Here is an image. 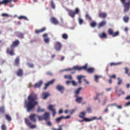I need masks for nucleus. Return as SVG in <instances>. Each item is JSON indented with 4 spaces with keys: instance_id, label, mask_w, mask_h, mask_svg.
<instances>
[{
    "instance_id": "obj_1",
    "label": "nucleus",
    "mask_w": 130,
    "mask_h": 130,
    "mask_svg": "<svg viewBox=\"0 0 130 130\" xmlns=\"http://www.w3.org/2000/svg\"><path fill=\"white\" fill-rule=\"evenodd\" d=\"M28 101H25L24 104L25 107L26 108L27 111L29 112L32 111L35 106L38 104L36 101L38 99L37 95L34 92L31 93L28 97Z\"/></svg>"
},
{
    "instance_id": "obj_2",
    "label": "nucleus",
    "mask_w": 130,
    "mask_h": 130,
    "mask_svg": "<svg viewBox=\"0 0 130 130\" xmlns=\"http://www.w3.org/2000/svg\"><path fill=\"white\" fill-rule=\"evenodd\" d=\"M122 3L123 4V11L125 13L129 11L130 8V0H120Z\"/></svg>"
},
{
    "instance_id": "obj_3",
    "label": "nucleus",
    "mask_w": 130,
    "mask_h": 130,
    "mask_svg": "<svg viewBox=\"0 0 130 130\" xmlns=\"http://www.w3.org/2000/svg\"><path fill=\"white\" fill-rule=\"evenodd\" d=\"M38 120L41 121L44 120L47 121L50 120V113L48 112H45L42 116H39L38 117Z\"/></svg>"
},
{
    "instance_id": "obj_4",
    "label": "nucleus",
    "mask_w": 130,
    "mask_h": 130,
    "mask_svg": "<svg viewBox=\"0 0 130 130\" xmlns=\"http://www.w3.org/2000/svg\"><path fill=\"white\" fill-rule=\"evenodd\" d=\"M7 54L12 56L15 55L14 48L10 46V47L7 48L6 51Z\"/></svg>"
},
{
    "instance_id": "obj_5",
    "label": "nucleus",
    "mask_w": 130,
    "mask_h": 130,
    "mask_svg": "<svg viewBox=\"0 0 130 130\" xmlns=\"http://www.w3.org/2000/svg\"><path fill=\"white\" fill-rule=\"evenodd\" d=\"M108 33L109 35L112 36L113 37H115L118 36L119 34V32L118 31L114 32L113 30L110 29L108 30Z\"/></svg>"
},
{
    "instance_id": "obj_6",
    "label": "nucleus",
    "mask_w": 130,
    "mask_h": 130,
    "mask_svg": "<svg viewBox=\"0 0 130 130\" xmlns=\"http://www.w3.org/2000/svg\"><path fill=\"white\" fill-rule=\"evenodd\" d=\"M39 116L37 114H33L30 115L29 117L31 121L35 122L36 121V118H38V117Z\"/></svg>"
},
{
    "instance_id": "obj_7",
    "label": "nucleus",
    "mask_w": 130,
    "mask_h": 130,
    "mask_svg": "<svg viewBox=\"0 0 130 130\" xmlns=\"http://www.w3.org/2000/svg\"><path fill=\"white\" fill-rule=\"evenodd\" d=\"M62 45L59 42H56L55 44V48L57 51H59L62 47Z\"/></svg>"
},
{
    "instance_id": "obj_8",
    "label": "nucleus",
    "mask_w": 130,
    "mask_h": 130,
    "mask_svg": "<svg viewBox=\"0 0 130 130\" xmlns=\"http://www.w3.org/2000/svg\"><path fill=\"white\" fill-rule=\"evenodd\" d=\"M70 116H68L66 117H64L63 116H61L59 117L56 118L55 119L57 123H59L63 119H67L70 118Z\"/></svg>"
},
{
    "instance_id": "obj_9",
    "label": "nucleus",
    "mask_w": 130,
    "mask_h": 130,
    "mask_svg": "<svg viewBox=\"0 0 130 130\" xmlns=\"http://www.w3.org/2000/svg\"><path fill=\"white\" fill-rule=\"evenodd\" d=\"M54 106V105H50L48 107V109L52 112L53 117H54L56 114L55 110L53 108Z\"/></svg>"
},
{
    "instance_id": "obj_10",
    "label": "nucleus",
    "mask_w": 130,
    "mask_h": 130,
    "mask_svg": "<svg viewBox=\"0 0 130 130\" xmlns=\"http://www.w3.org/2000/svg\"><path fill=\"white\" fill-rule=\"evenodd\" d=\"M25 120L26 124L28 126L30 127L31 128H32L36 127V125H31V123L29 122L27 118H25Z\"/></svg>"
},
{
    "instance_id": "obj_11",
    "label": "nucleus",
    "mask_w": 130,
    "mask_h": 130,
    "mask_svg": "<svg viewBox=\"0 0 130 130\" xmlns=\"http://www.w3.org/2000/svg\"><path fill=\"white\" fill-rule=\"evenodd\" d=\"M55 81V79H53L50 81L48 82L47 83L45 84V86L44 87V90H45L47 89V87H48L50 85L52 84Z\"/></svg>"
},
{
    "instance_id": "obj_12",
    "label": "nucleus",
    "mask_w": 130,
    "mask_h": 130,
    "mask_svg": "<svg viewBox=\"0 0 130 130\" xmlns=\"http://www.w3.org/2000/svg\"><path fill=\"white\" fill-rule=\"evenodd\" d=\"M56 89L60 91L61 93H63L64 90V87L59 85H57L56 87Z\"/></svg>"
},
{
    "instance_id": "obj_13",
    "label": "nucleus",
    "mask_w": 130,
    "mask_h": 130,
    "mask_svg": "<svg viewBox=\"0 0 130 130\" xmlns=\"http://www.w3.org/2000/svg\"><path fill=\"white\" fill-rule=\"evenodd\" d=\"M19 44V41L17 40L13 41L10 46L14 48V47L18 46Z\"/></svg>"
},
{
    "instance_id": "obj_14",
    "label": "nucleus",
    "mask_w": 130,
    "mask_h": 130,
    "mask_svg": "<svg viewBox=\"0 0 130 130\" xmlns=\"http://www.w3.org/2000/svg\"><path fill=\"white\" fill-rule=\"evenodd\" d=\"M17 75L18 76L21 77L23 75V71L22 69H19L16 72Z\"/></svg>"
},
{
    "instance_id": "obj_15",
    "label": "nucleus",
    "mask_w": 130,
    "mask_h": 130,
    "mask_svg": "<svg viewBox=\"0 0 130 130\" xmlns=\"http://www.w3.org/2000/svg\"><path fill=\"white\" fill-rule=\"evenodd\" d=\"M12 0H3L2 1H0V5H6L9 3Z\"/></svg>"
},
{
    "instance_id": "obj_16",
    "label": "nucleus",
    "mask_w": 130,
    "mask_h": 130,
    "mask_svg": "<svg viewBox=\"0 0 130 130\" xmlns=\"http://www.w3.org/2000/svg\"><path fill=\"white\" fill-rule=\"evenodd\" d=\"M43 83V81L42 80H40L39 82L36 83L34 86V87L35 88H40L41 86Z\"/></svg>"
},
{
    "instance_id": "obj_17",
    "label": "nucleus",
    "mask_w": 130,
    "mask_h": 130,
    "mask_svg": "<svg viewBox=\"0 0 130 130\" xmlns=\"http://www.w3.org/2000/svg\"><path fill=\"white\" fill-rule=\"evenodd\" d=\"M51 22L54 24L57 25L58 24V22L57 19L54 17H52L51 19Z\"/></svg>"
},
{
    "instance_id": "obj_18",
    "label": "nucleus",
    "mask_w": 130,
    "mask_h": 130,
    "mask_svg": "<svg viewBox=\"0 0 130 130\" xmlns=\"http://www.w3.org/2000/svg\"><path fill=\"white\" fill-rule=\"evenodd\" d=\"M69 15L72 18H74L75 15L74 11L72 10H68Z\"/></svg>"
},
{
    "instance_id": "obj_19",
    "label": "nucleus",
    "mask_w": 130,
    "mask_h": 130,
    "mask_svg": "<svg viewBox=\"0 0 130 130\" xmlns=\"http://www.w3.org/2000/svg\"><path fill=\"white\" fill-rule=\"evenodd\" d=\"M20 64V58L17 57L14 61V65L17 66H18Z\"/></svg>"
},
{
    "instance_id": "obj_20",
    "label": "nucleus",
    "mask_w": 130,
    "mask_h": 130,
    "mask_svg": "<svg viewBox=\"0 0 130 130\" xmlns=\"http://www.w3.org/2000/svg\"><path fill=\"white\" fill-rule=\"evenodd\" d=\"M98 16L100 18H104L106 17L107 14L105 13L100 12L99 13Z\"/></svg>"
},
{
    "instance_id": "obj_21",
    "label": "nucleus",
    "mask_w": 130,
    "mask_h": 130,
    "mask_svg": "<svg viewBox=\"0 0 130 130\" xmlns=\"http://www.w3.org/2000/svg\"><path fill=\"white\" fill-rule=\"evenodd\" d=\"M74 69L75 70H80V67H79L77 66H74L73 67V69L69 68L67 69L65 71H71L73 69Z\"/></svg>"
},
{
    "instance_id": "obj_22",
    "label": "nucleus",
    "mask_w": 130,
    "mask_h": 130,
    "mask_svg": "<svg viewBox=\"0 0 130 130\" xmlns=\"http://www.w3.org/2000/svg\"><path fill=\"white\" fill-rule=\"evenodd\" d=\"M75 97L76 98V101L78 103H80L83 99V98L81 97H79L78 95H75Z\"/></svg>"
},
{
    "instance_id": "obj_23",
    "label": "nucleus",
    "mask_w": 130,
    "mask_h": 130,
    "mask_svg": "<svg viewBox=\"0 0 130 130\" xmlns=\"http://www.w3.org/2000/svg\"><path fill=\"white\" fill-rule=\"evenodd\" d=\"M46 29L44 27L39 30H36L35 31V32L37 34L39 33L43 32L46 30Z\"/></svg>"
},
{
    "instance_id": "obj_24",
    "label": "nucleus",
    "mask_w": 130,
    "mask_h": 130,
    "mask_svg": "<svg viewBox=\"0 0 130 130\" xmlns=\"http://www.w3.org/2000/svg\"><path fill=\"white\" fill-rule=\"evenodd\" d=\"M50 95L49 93L45 92H43L42 94V96L43 99L46 98Z\"/></svg>"
},
{
    "instance_id": "obj_25",
    "label": "nucleus",
    "mask_w": 130,
    "mask_h": 130,
    "mask_svg": "<svg viewBox=\"0 0 130 130\" xmlns=\"http://www.w3.org/2000/svg\"><path fill=\"white\" fill-rule=\"evenodd\" d=\"M106 22L105 21H103L99 23V28L101 27L104 26L106 24Z\"/></svg>"
},
{
    "instance_id": "obj_26",
    "label": "nucleus",
    "mask_w": 130,
    "mask_h": 130,
    "mask_svg": "<svg viewBox=\"0 0 130 130\" xmlns=\"http://www.w3.org/2000/svg\"><path fill=\"white\" fill-rule=\"evenodd\" d=\"M99 37L101 38H105L107 37V35L104 32H102L99 35Z\"/></svg>"
},
{
    "instance_id": "obj_27",
    "label": "nucleus",
    "mask_w": 130,
    "mask_h": 130,
    "mask_svg": "<svg viewBox=\"0 0 130 130\" xmlns=\"http://www.w3.org/2000/svg\"><path fill=\"white\" fill-rule=\"evenodd\" d=\"M94 71V69L92 68H90L87 69V71L88 73H93Z\"/></svg>"
},
{
    "instance_id": "obj_28",
    "label": "nucleus",
    "mask_w": 130,
    "mask_h": 130,
    "mask_svg": "<svg viewBox=\"0 0 130 130\" xmlns=\"http://www.w3.org/2000/svg\"><path fill=\"white\" fill-rule=\"evenodd\" d=\"M64 78L68 79L69 80H72V76L71 75H65L64 76Z\"/></svg>"
},
{
    "instance_id": "obj_29",
    "label": "nucleus",
    "mask_w": 130,
    "mask_h": 130,
    "mask_svg": "<svg viewBox=\"0 0 130 130\" xmlns=\"http://www.w3.org/2000/svg\"><path fill=\"white\" fill-rule=\"evenodd\" d=\"M5 111V107L4 106L0 107V114L4 113Z\"/></svg>"
},
{
    "instance_id": "obj_30",
    "label": "nucleus",
    "mask_w": 130,
    "mask_h": 130,
    "mask_svg": "<svg viewBox=\"0 0 130 130\" xmlns=\"http://www.w3.org/2000/svg\"><path fill=\"white\" fill-rule=\"evenodd\" d=\"M91 120H92V119L87 118H83V120H79L78 121L80 122H81L84 121H85V122H87L91 121Z\"/></svg>"
},
{
    "instance_id": "obj_31",
    "label": "nucleus",
    "mask_w": 130,
    "mask_h": 130,
    "mask_svg": "<svg viewBox=\"0 0 130 130\" xmlns=\"http://www.w3.org/2000/svg\"><path fill=\"white\" fill-rule=\"evenodd\" d=\"M85 115V111H83L80 112V114L78 116L80 118H85L84 117Z\"/></svg>"
},
{
    "instance_id": "obj_32",
    "label": "nucleus",
    "mask_w": 130,
    "mask_h": 130,
    "mask_svg": "<svg viewBox=\"0 0 130 130\" xmlns=\"http://www.w3.org/2000/svg\"><path fill=\"white\" fill-rule=\"evenodd\" d=\"M102 77V76H98L97 75H95L94 76V80L97 83L99 82L98 80L101 77Z\"/></svg>"
},
{
    "instance_id": "obj_33",
    "label": "nucleus",
    "mask_w": 130,
    "mask_h": 130,
    "mask_svg": "<svg viewBox=\"0 0 130 130\" xmlns=\"http://www.w3.org/2000/svg\"><path fill=\"white\" fill-rule=\"evenodd\" d=\"M17 36L21 38H24V34L22 33L18 32L17 33Z\"/></svg>"
},
{
    "instance_id": "obj_34",
    "label": "nucleus",
    "mask_w": 130,
    "mask_h": 130,
    "mask_svg": "<svg viewBox=\"0 0 130 130\" xmlns=\"http://www.w3.org/2000/svg\"><path fill=\"white\" fill-rule=\"evenodd\" d=\"M123 19L125 22L127 23L128 21L129 18L127 16H125L123 17Z\"/></svg>"
},
{
    "instance_id": "obj_35",
    "label": "nucleus",
    "mask_w": 130,
    "mask_h": 130,
    "mask_svg": "<svg viewBox=\"0 0 130 130\" xmlns=\"http://www.w3.org/2000/svg\"><path fill=\"white\" fill-rule=\"evenodd\" d=\"M83 76L82 75L77 76V79L78 80V83H82L81 80L82 79Z\"/></svg>"
},
{
    "instance_id": "obj_36",
    "label": "nucleus",
    "mask_w": 130,
    "mask_h": 130,
    "mask_svg": "<svg viewBox=\"0 0 130 130\" xmlns=\"http://www.w3.org/2000/svg\"><path fill=\"white\" fill-rule=\"evenodd\" d=\"M124 70H125V74H127L128 76H130V71H128V69L126 68H124Z\"/></svg>"
},
{
    "instance_id": "obj_37",
    "label": "nucleus",
    "mask_w": 130,
    "mask_h": 130,
    "mask_svg": "<svg viewBox=\"0 0 130 130\" xmlns=\"http://www.w3.org/2000/svg\"><path fill=\"white\" fill-rule=\"evenodd\" d=\"M87 64H86L84 66L82 67H80V70H85L87 71Z\"/></svg>"
},
{
    "instance_id": "obj_38",
    "label": "nucleus",
    "mask_w": 130,
    "mask_h": 130,
    "mask_svg": "<svg viewBox=\"0 0 130 130\" xmlns=\"http://www.w3.org/2000/svg\"><path fill=\"white\" fill-rule=\"evenodd\" d=\"M96 23L94 21H93L90 23V26L92 27H94L96 25Z\"/></svg>"
},
{
    "instance_id": "obj_39",
    "label": "nucleus",
    "mask_w": 130,
    "mask_h": 130,
    "mask_svg": "<svg viewBox=\"0 0 130 130\" xmlns=\"http://www.w3.org/2000/svg\"><path fill=\"white\" fill-rule=\"evenodd\" d=\"M118 82L117 84L118 85H120L122 83V80L119 77L118 78Z\"/></svg>"
},
{
    "instance_id": "obj_40",
    "label": "nucleus",
    "mask_w": 130,
    "mask_h": 130,
    "mask_svg": "<svg viewBox=\"0 0 130 130\" xmlns=\"http://www.w3.org/2000/svg\"><path fill=\"white\" fill-rule=\"evenodd\" d=\"M68 37V35L66 34H63L62 36V38L64 39H67Z\"/></svg>"
},
{
    "instance_id": "obj_41",
    "label": "nucleus",
    "mask_w": 130,
    "mask_h": 130,
    "mask_svg": "<svg viewBox=\"0 0 130 130\" xmlns=\"http://www.w3.org/2000/svg\"><path fill=\"white\" fill-rule=\"evenodd\" d=\"M44 109H41L40 107L38 106V110L37 112H42L44 111Z\"/></svg>"
},
{
    "instance_id": "obj_42",
    "label": "nucleus",
    "mask_w": 130,
    "mask_h": 130,
    "mask_svg": "<svg viewBox=\"0 0 130 130\" xmlns=\"http://www.w3.org/2000/svg\"><path fill=\"white\" fill-rule=\"evenodd\" d=\"M81 88H79L78 89H77V90L75 91V95H78V94L79 93V92L81 90Z\"/></svg>"
},
{
    "instance_id": "obj_43",
    "label": "nucleus",
    "mask_w": 130,
    "mask_h": 130,
    "mask_svg": "<svg viewBox=\"0 0 130 130\" xmlns=\"http://www.w3.org/2000/svg\"><path fill=\"white\" fill-rule=\"evenodd\" d=\"M121 63V62H118L117 63H114L111 62L110 63V66H116L117 65L120 64Z\"/></svg>"
},
{
    "instance_id": "obj_44",
    "label": "nucleus",
    "mask_w": 130,
    "mask_h": 130,
    "mask_svg": "<svg viewBox=\"0 0 130 130\" xmlns=\"http://www.w3.org/2000/svg\"><path fill=\"white\" fill-rule=\"evenodd\" d=\"M51 5L52 8L53 9H54L55 8V5L53 1H51Z\"/></svg>"
},
{
    "instance_id": "obj_45",
    "label": "nucleus",
    "mask_w": 130,
    "mask_h": 130,
    "mask_svg": "<svg viewBox=\"0 0 130 130\" xmlns=\"http://www.w3.org/2000/svg\"><path fill=\"white\" fill-rule=\"evenodd\" d=\"M46 124L48 125L49 126H51L52 125V124L50 121V120H48L47 121H46Z\"/></svg>"
},
{
    "instance_id": "obj_46",
    "label": "nucleus",
    "mask_w": 130,
    "mask_h": 130,
    "mask_svg": "<svg viewBox=\"0 0 130 130\" xmlns=\"http://www.w3.org/2000/svg\"><path fill=\"white\" fill-rule=\"evenodd\" d=\"M6 118L9 121H11V119L10 117L8 115H6Z\"/></svg>"
},
{
    "instance_id": "obj_47",
    "label": "nucleus",
    "mask_w": 130,
    "mask_h": 130,
    "mask_svg": "<svg viewBox=\"0 0 130 130\" xmlns=\"http://www.w3.org/2000/svg\"><path fill=\"white\" fill-rule=\"evenodd\" d=\"M1 129L2 130H6L7 128L5 125L4 124H3L1 126Z\"/></svg>"
},
{
    "instance_id": "obj_48",
    "label": "nucleus",
    "mask_w": 130,
    "mask_h": 130,
    "mask_svg": "<svg viewBox=\"0 0 130 130\" xmlns=\"http://www.w3.org/2000/svg\"><path fill=\"white\" fill-rule=\"evenodd\" d=\"M75 14H79V10L78 8H76L75 9V11H74Z\"/></svg>"
},
{
    "instance_id": "obj_49",
    "label": "nucleus",
    "mask_w": 130,
    "mask_h": 130,
    "mask_svg": "<svg viewBox=\"0 0 130 130\" xmlns=\"http://www.w3.org/2000/svg\"><path fill=\"white\" fill-rule=\"evenodd\" d=\"M79 24L81 25L84 22V21L82 19L79 18Z\"/></svg>"
},
{
    "instance_id": "obj_50",
    "label": "nucleus",
    "mask_w": 130,
    "mask_h": 130,
    "mask_svg": "<svg viewBox=\"0 0 130 130\" xmlns=\"http://www.w3.org/2000/svg\"><path fill=\"white\" fill-rule=\"evenodd\" d=\"M86 18L87 19H88L89 20H91V17L88 14H86Z\"/></svg>"
},
{
    "instance_id": "obj_51",
    "label": "nucleus",
    "mask_w": 130,
    "mask_h": 130,
    "mask_svg": "<svg viewBox=\"0 0 130 130\" xmlns=\"http://www.w3.org/2000/svg\"><path fill=\"white\" fill-rule=\"evenodd\" d=\"M1 15L3 17H8L9 16V15L8 14L5 13H2Z\"/></svg>"
},
{
    "instance_id": "obj_52",
    "label": "nucleus",
    "mask_w": 130,
    "mask_h": 130,
    "mask_svg": "<svg viewBox=\"0 0 130 130\" xmlns=\"http://www.w3.org/2000/svg\"><path fill=\"white\" fill-rule=\"evenodd\" d=\"M71 83H72V85L73 86H76L77 85V83L74 80L71 81Z\"/></svg>"
},
{
    "instance_id": "obj_53",
    "label": "nucleus",
    "mask_w": 130,
    "mask_h": 130,
    "mask_svg": "<svg viewBox=\"0 0 130 130\" xmlns=\"http://www.w3.org/2000/svg\"><path fill=\"white\" fill-rule=\"evenodd\" d=\"M27 64L29 67L30 68H32L34 67V65L32 63H27Z\"/></svg>"
},
{
    "instance_id": "obj_54",
    "label": "nucleus",
    "mask_w": 130,
    "mask_h": 130,
    "mask_svg": "<svg viewBox=\"0 0 130 130\" xmlns=\"http://www.w3.org/2000/svg\"><path fill=\"white\" fill-rule=\"evenodd\" d=\"M44 41L46 43H48L49 42L50 39L48 38L44 39Z\"/></svg>"
},
{
    "instance_id": "obj_55",
    "label": "nucleus",
    "mask_w": 130,
    "mask_h": 130,
    "mask_svg": "<svg viewBox=\"0 0 130 130\" xmlns=\"http://www.w3.org/2000/svg\"><path fill=\"white\" fill-rule=\"evenodd\" d=\"M114 105L116 106L117 108L119 109H121L122 108V106L121 105H118L116 104H114Z\"/></svg>"
},
{
    "instance_id": "obj_56",
    "label": "nucleus",
    "mask_w": 130,
    "mask_h": 130,
    "mask_svg": "<svg viewBox=\"0 0 130 130\" xmlns=\"http://www.w3.org/2000/svg\"><path fill=\"white\" fill-rule=\"evenodd\" d=\"M18 18L19 19H27L26 17H25L23 16H22L19 17H18Z\"/></svg>"
},
{
    "instance_id": "obj_57",
    "label": "nucleus",
    "mask_w": 130,
    "mask_h": 130,
    "mask_svg": "<svg viewBox=\"0 0 130 130\" xmlns=\"http://www.w3.org/2000/svg\"><path fill=\"white\" fill-rule=\"evenodd\" d=\"M87 111L89 113H90L91 112V109L90 107H88L87 109Z\"/></svg>"
},
{
    "instance_id": "obj_58",
    "label": "nucleus",
    "mask_w": 130,
    "mask_h": 130,
    "mask_svg": "<svg viewBox=\"0 0 130 130\" xmlns=\"http://www.w3.org/2000/svg\"><path fill=\"white\" fill-rule=\"evenodd\" d=\"M53 130H62V129L61 127V126H60L59 128L58 129H56L55 128H53Z\"/></svg>"
},
{
    "instance_id": "obj_59",
    "label": "nucleus",
    "mask_w": 130,
    "mask_h": 130,
    "mask_svg": "<svg viewBox=\"0 0 130 130\" xmlns=\"http://www.w3.org/2000/svg\"><path fill=\"white\" fill-rule=\"evenodd\" d=\"M109 77L110 78H113L115 79L116 78V76L115 75H112L109 76Z\"/></svg>"
},
{
    "instance_id": "obj_60",
    "label": "nucleus",
    "mask_w": 130,
    "mask_h": 130,
    "mask_svg": "<svg viewBox=\"0 0 130 130\" xmlns=\"http://www.w3.org/2000/svg\"><path fill=\"white\" fill-rule=\"evenodd\" d=\"M70 83H71V81L67 80L66 82V83L67 85H69Z\"/></svg>"
},
{
    "instance_id": "obj_61",
    "label": "nucleus",
    "mask_w": 130,
    "mask_h": 130,
    "mask_svg": "<svg viewBox=\"0 0 130 130\" xmlns=\"http://www.w3.org/2000/svg\"><path fill=\"white\" fill-rule=\"evenodd\" d=\"M75 111L74 109L71 110L70 111V114L71 115H72L74 112Z\"/></svg>"
},
{
    "instance_id": "obj_62",
    "label": "nucleus",
    "mask_w": 130,
    "mask_h": 130,
    "mask_svg": "<svg viewBox=\"0 0 130 130\" xmlns=\"http://www.w3.org/2000/svg\"><path fill=\"white\" fill-rule=\"evenodd\" d=\"M130 105V101H129L126 103L125 106H127Z\"/></svg>"
},
{
    "instance_id": "obj_63",
    "label": "nucleus",
    "mask_w": 130,
    "mask_h": 130,
    "mask_svg": "<svg viewBox=\"0 0 130 130\" xmlns=\"http://www.w3.org/2000/svg\"><path fill=\"white\" fill-rule=\"evenodd\" d=\"M107 100V99L106 98L104 100V103H103V105H104L105 103H106V101Z\"/></svg>"
},
{
    "instance_id": "obj_64",
    "label": "nucleus",
    "mask_w": 130,
    "mask_h": 130,
    "mask_svg": "<svg viewBox=\"0 0 130 130\" xmlns=\"http://www.w3.org/2000/svg\"><path fill=\"white\" fill-rule=\"evenodd\" d=\"M126 100L130 99V95L127 96L126 98Z\"/></svg>"
}]
</instances>
